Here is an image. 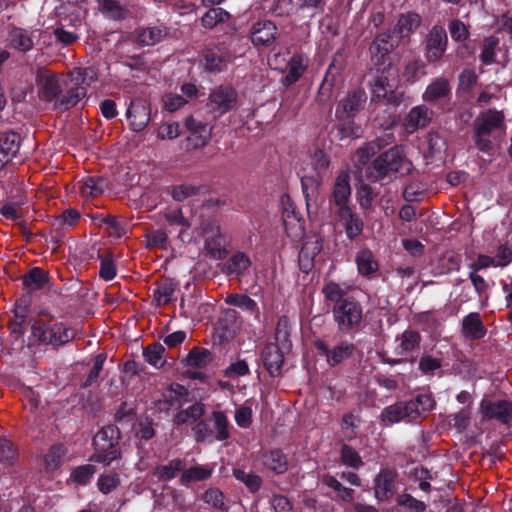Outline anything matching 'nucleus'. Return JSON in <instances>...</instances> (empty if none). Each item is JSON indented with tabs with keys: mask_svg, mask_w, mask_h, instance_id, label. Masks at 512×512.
Instances as JSON below:
<instances>
[{
	"mask_svg": "<svg viewBox=\"0 0 512 512\" xmlns=\"http://www.w3.org/2000/svg\"><path fill=\"white\" fill-rule=\"evenodd\" d=\"M277 28L268 20L255 23L251 28V39L256 45H267L274 41Z\"/></svg>",
	"mask_w": 512,
	"mask_h": 512,
	"instance_id": "obj_34",
	"label": "nucleus"
},
{
	"mask_svg": "<svg viewBox=\"0 0 512 512\" xmlns=\"http://www.w3.org/2000/svg\"><path fill=\"white\" fill-rule=\"evenodd\" d=\"M10 44L21 52L30 51L34 46L32 33L21 28H15L10 32Z\"/></svg>",
	"mask_w": 512,
	"mask_h": 512,
	"instance_id": "obj_52",
	"label": "nucleus"
},
{
	"mask_svg": "<svg viewBox=\"0 0 512 512\" xmlns=\"http://www.w3.org/2000/svg\"><path fill=\"white\" fill-rule=\"evenodd\" d=\"M225 303L230 306L240 308L249 315L253 316L256 322H261V312L257 302L247 294L232 293L225 298Z\"/></svg>",
	"mask_w": 512,
	"mask_h": 512,
	"instance_id": "obj_30",
	"label": "nucleus"
},
{
	"mask_svg": "<svg viewBox=\"0 0 512 512\" xmlns=\"http://www.w3.org/2000/svg\"><path fill=\"white\" fill-rule=\"evenodd\" d=\"M261 459L264 467L275 475H282L289 468L288 456L279 448L264 451L261 454Z\"/></svg>",
	"mask_w": 512,
	"mask_h": 512,
	"instance_id": "obj_26",
	"label": "nucleus"
},
{
	"mask_svg": "<svg viewBox=\"0 0 512 512\" xmlns=\"http://www.w3.org/2000/svg\"><path fill=\"white\" fill-rule=\"evenodd\" d=\"M186 466L185 460L174 458L165 465H158L154 468L153 475L162 482L173 480L179 473H183Z\"/></svg>",
	"mask_w": 512,
	"mask_h": 512,
	"instance_id": "obj_36",
	"label": "nucleus"
},
{
	"mask_svg": "<svg viewBox=\"0 0 512 512\" xmlns=\"http://www.w3.org/2000/svg\"><path fill=\"white\" fill-rule=\"evenodd\" d=\"M412 404H408L407 401H399L392 405L385 407L380 415L381 421L387 425H393L401 421L411 422L414 420L412 410Z\"/></svg>",
	"mask_w": 512,
	"mask_h": 512,
	"instance_id": "obj_21",
	"label": "nucleus"
},
{
	"mask_svg": "<svg viewBox=\"0 0 512 512\" xmlns=\"http://www.w3.org/2000/svg\"><path fill=\"white\" fill-rule=\"evenodd\" d=\"M336 202L339 204L338 216L342 222L348 239L354 240L363 231V222L352 212L349 206L346 205L350 194H333Z\"/></svg>",
	"mask_w": 512,
	"mask_h": 512,
	"instance_id": "obj_12",
	"label": "nucleus"
},
{
	"mask_svg": "<svg viewBox=\"0 0 512 512\" xmlns=\"http://www.w3.org/2000/svg\"><path fill=\"white\" fill-rule=\"evenodd\" d=\"M212 420H210V416L206 419H200L193 427L192 431L194 434L195 441L197 443H205L213 441V432H212Z\"/></svg>",
	"mask_w": 512,
	"mask_h": 512,
	"instance_id": "obj_58",
	"label": "nucleus"
},
{
	"mask_svg": "<svg viewBox=\"0 0 512 512\" xmlns=\"http://www.w3.org/2000/svg\"><path fill=\"white\" fill-rule=\"evenodd\" d=\"M392 141L393 136L386 135L385 138H379L360 147L356 152L358 163L361 165H365L372 156H374L378 151H380V149L383 146L388 145Z\"/></svg>",
	"mask_w": 512,
	"mask_h": 512,
	"instance_id": "obj_46",
	"label": "nucleus"
},
{
	"mask_svg": "<svg viewBox=\"0 0 512 512\" xmlns=\"http://www.w3.org/2000/svg\"><path fill=\"white\" fill-rule=\"evenodd\" d=\"M212 361V354L206 348L194 347L182 360V364L187 368L202 369Z\"/></svg>",
	"mask_w": 512,
	"mask_h": 512,
	"instance_id": "obj_40",
	"label": "nucleus"
},
{
	"mask_svg": "<svg viewBox=\"0 0 512 512\" xmlns=\"http://www.w3.org/2000/svg\"><path fill=\"white\" fill-rule=\"evenodd\" d=\"M120 483L119 474L115 471H109L99 475L96 485L102 494L107 495L116 490Z\"/></svg>",
	"mask_w": 512,
	"mask_h": 512,
	"instance_id": "obj_57",
	"label": "nucleus"
},
{
	"mask_svg": "<svg viewBox=\"0 0 512 512\" xmlns=\"http://www.w3.org/2000/svg\"><path fill=\"white\" fill-rule=\"evenodd\" d=\"M176 291V285L171 280H164L153 290V302L156 306L169 304Z\"/></svg>",
	"mask_w": 512,
	"mask_h": 512,
	"instance_id": "obj_51",
	"label": "nucleus"
},
{
	"mask_svg": "<svg viewBox=\"0 0 512 512\" xmlns=\"http://www.w3.org/2000/svg\"><path fill=\"white\" fill-rule=\"evenodd\" d=\"M19 146V136L16 133H9L0 138V168L17 154Z\"/></svg>",
	"mask_w": 512,
	"mask_h": 512,
	"instance_id": "obj_39",
	"label": "nucleus"
},
{
	"mask_svg": "<svg viewBox=\"0 0 512 512\" xmlns=\"http://www.w3.org/2000/svg\"><path fill=\"white\" fill-rule=\"evenodd\" d=\"M448 46L446 30L441 25H434L425 39L424 55L428 63L434 64L442 60Z\"/></svg>",
	"mask_w": 512,
	"mask_h": 512,
	"instance_id": "obj_10",
	"label": "nucleus"
},
{
	"mask_svg": "<svg viewBox=\"0 0 512 512\" xmlns=\"http://www.w3.org/2000/svg\"><path fill=\"white\" fill-rule=\"evenodd\" d=\"M126 116L133 131H142L150 121V106L143 99L133 100L126 111Z\"/></svg>",
	"mask_w": 512,
	"mask_h": 512,
	"instance_id": "obj_18",
	"label": "nucleus"
},
{
	"mask_svg": "<svg viewBox=\"0 0 512 512\" xmlns=\"http://www.w3.org/2000/svg\"><path fill=\"white\" fill-rule=\"evenodd\" d=\"M184 125L190 132V136L187 140L192 142L194 148H201L210 140L212 129L208 124L195 119L193 116H188L184 121Z\"/></svg>",
	"mask_w": 512,
	"mask_h": 512,
	"instance_id": "obj_22",
	"label": "nucleus"
},
{
	"mask_svg": "<svg viewBox=\"0 0 512 512\" xmlns=\"http://www.w3.org/2000/svg\"><path fill=\"white\" fill-rule=\"evenodd\" d=\"M313 347L316 349L318 356L325 358L330 368L343 365L353 357L356 350L355 344L347 340H341L331 347L323 339H316L313 341Z\"/></svg>",
	"mask_w": 512,
	"mask_h": 512,
	"instance_id": "obj_9",
	"label": "nucleus"
},
{
	"mask_svg": "<svg viewBox=\"0 0 512 512\" xmlns=\"http://www.w3.org/2000/svg\"><path fill=\"white\" fill-rule=\"evenodd\" d=\"M39 97L47 102H56L61 94V86L56 74L39 70L36 75Z\"/></svg>",
	"mask_w": 512,
	"mask_h": 512,
	"instance_id": "obj_17",
	"label": "nucleus"
},
{
	"mask_svg": "<svg viewBox=\"0 0 512 512\" xmlns=\"http://www.w3.org/2000/svg\"><path fill=\"white\" fill-rule=\"evenodd\" d=\"M282 204V219L285 230L289 233L290 230L294 229L296 236L302 234L304 230V219L294 203L291 202L290 194H283Z\"/></svg>",
	"mask_w": 512,
	"mask_h": 512,
	"instance_id": "obj_20",
	"label": "nucleus"
},
{
	"mask_svg": "<svg viewBox=\"0 0 512 512\" xmlns=\"http://www.w3.org/2000/svg\"><path fill=\"white\" fill-rule=\"evenodd\" d=\"M69 82L66 83V93L59 96L53 104L54 109L66 111L76 106L87 95L86 86L96 81L97 74L93 68H74L68 74Z\"/></svg>",
	"mask_w": 512,
	"mask_h": 512,
	"instance_id": "obj_5",
	"label": "nucleus"
},
{
	"mask_svg": "<svg viewBox=\"0 0 512 512\" xmlns=\"http://www.w3.org/2000/svg\"><path fill=\"white\" fill-rule=\"evenodd\" d=\"M398 474L395 470L389 468H382L375 476L374 495L379 501L390 500L396 491V482Z\"/></svg>",
	"mask_w": 512,
	"mask_h": 512,
	"instance_id": "obj_14",
	"label": "nucleus"
},
{
	"mask_svg": "<svg viewBox=\"0 0 512 512\" xmlns=\"http://www.w3.org/2000/svg\"><path fill=\"white\" fill-rule=\"evenodd\" d=\"M504 128L502 112L487 110L480 113L473 123L472 139L476 148L485 153L493 151L495 142Z\"/></svg>",
	"mask_w": 512,
	"mask_h": 512,
	"instance_id": "obj_3",
	"label": "nucleus"
},
{
	"mask_svg": "<svg viewBox=\"0 0 512 512\" xmlns=\"http://www.w3.org/2000/svg\"><path fill=\"white\" fill-rule=\"evenodd\" d=\"M205 414V405L196 402L186 409H181L174 417L176 425H184L189 423H197Z\"/></svg>",
	"mask_w": 512,
	"mask_h": 512,
	"instance_id": "obj_43",
	"label": "nucleus"
},
{
	"mask_svg": "<svg viewBox=\"0 0 512 512\" xmlns=\"http://www.w3.org/2000/svg\"><path fill=\"white\" fill-rule=\"evenodd\" d=\"M442 367V360L431 354H423L418 361V369L423 375H434Z\"/></svg>",
	"mask_w": 512,
	"mask_h": 512,
	"instance_id": "obj_64",
	"label": "nucleus"
},
{
	"mask_svg": "<svg viewBox=\"0 0 512 512\" xmlns=\"http://www.w3.org/2000/svg\"><path fill=\"white\" fill-rule=\"evenodd\" d=\"M399 45V41L391 33L379 34L370 46L371 59L375 65L384 64L389 53Z\"/></svg>",
	"mask_w": 512,
	"mask_h": 512,
	"instance_id": "obj_19",
	"label": "nucleus"
},
{
	"mask_svg": "<svg viewBox=\"0 0 512 512\" xmlns=\"http://www.w3.org/2000/svg\"><path fill=\"white\" fill-rule=\"evenodd\" d=\"M49 281L48 273L40 267H32L22 276L23 289L28 292L41 290Z\"/></svg>",
	"mask_w": 512,
	"mask_h": 512,
	"instance_id": "obj_35",
	"label": "nucleus"
},
{
	"mask_svg": "<svg viewBox=\"0 0 512 512\" xmlns=\"http://www.w3.org/2000/svg\"><path fill=\"white\" fill-rule=\"evenodd\" d=\"M66 453L67 448L63 444H53L44 455L45 470L47 472H54L59 469Z\"/></svg>",
	"mask_w": 512,
	"mask_h": 512,
	"instance_id": "obj_49",
	"label": "nucleus"
},
{
	"mask_svg": "<svg viewBox=\"0 0 512 512\" xmlns=\"http://www.w3.org/2000/svg\"><path fill=\"white\" fill-rule=\"evenodd\" d=\"M45 318L32 325V335L38 341L54 348L65 346L76 337V330L63 321H58L48 312H42Z\"/></svg>",
	"mask_w": 512,
	"mask_h": 512,
	"instance_id": "obj_4",
	"label": "nucleus"
},
{
	"mask_svg": "<svg viewBox=\"0 0 512 512\" xmlns=\"http://www.w3.org/2000/svg\"><path fill=\"white\" fill-rule=\"evenodd\" d=\"M81 217V214L78 210L74 208H68L62 212L59 216H57L52 222V229L56 232V236H52L51 240L54 243H59L60 238L64 235L63 228L65 226L73 227L77 224Z\"/></svg>",
	"mask_w": 512,
	"mask_h": 512,
	"instance_id": "obj_31",
	"label": "nucleus"
},
{
	"mask_svg": "<svg viewBox=\"0 0 512 512\" xmlns=\"http://www.w3.org/2000/svg\"><path fill=\"white\" fill-rule=\"evenodd\" d=\"M106 359V353H99L94 357L93 366L81 384L82 388H88L98 382L100 373L103 370V366L105 364Z\"/></svg>",
	"mask_w": 512,
	"mask_h": 512,
	"instance_id": "obj_61",
	"label": "nucleus"
},
{
	"mask_svg": "<svg viewBox=\"0 0 512 512\" xmlns=\"http://www.w3.org/2000/svg\"><path fill=\"white\" fill-rule=\"evenodd\" d=\"M480 412L483 418L495 419L504 425L512 422V401L498 400L491 401L482 399L480 402Z\"/></svg>",
	"mask_w": 512,
	"mask_h": 512,
	"instance_id": "obj_13",
	"label": "nucleus"
},
{
	"mask_svg": "<svg viewBox=\"0 0 512 512\" xmlns=\"http://www.w3.org/2000/svg\"><path fill=\"white\" fill-rule=\"evenodd\" d=\"M213 472V464H195L189 468L184 467L183 473L180 474L179 484L189 488L194 483L204 482L210 479L213 475Z\"/></svg>",
	"mask_w": 512,
	"mask_h": 512,
	"instance_id": "obj_24",
	"label": "nucleus"
},
{
	"mask_svg": "<svg viewBox=\"0 0 512 512\" xmlns=\"http://www.w3.org/2000/svg\"><path fill=\"white\" fill-rule=\"evenodd\" d=\"M165 347L160 343H152L143 349V356L147 363L155 368H161L166 363Z\"/></svg>",
	"mask_w": 512,
	"mask_h": 512,
	"instance_id": "obj_53",
	"label": "nucleus"
},
{
	"mask_svg": "<svg viewBox=\"0 0 512 512\" xmlns=\"http://www.w3.org/2000/svg\"><path fill=\"white\" fill-rule=\"evenodd\" d=\"M146 247L165 250L168 244V234L163 229L151 230L145 235Z\"/></svg>",
	"mask_w": 512,
	"mask_h": 512,
	"instance_id": "obj_63",
	"label": "nucleus"
},
{
	"mask_svg": "<svg viewBox=\"0 0 512 512\" xmlns=\"http://www.w3.org/2000/svg\"><path fill=\"white\" fill-rule=\"evenodd\" d=\"M187 396V389L184 386L178 384L177 390L171 387V389L163 394V398L158 402V408L161 411H168L171 408L179 409L186 402Z\"/></svg>",
	"mask_w": 512,
	"mask_h": 512,
	"instance_id": "obj_33",
	"label": "nucleus"
},
{
	"mask_svg": "<svg viewBox=\"0 0 512 512\" xmlns=\"http://www.w3.org/2000/svg\"><path fill=\"white\" fill-rule=\"evenodd\" d=\"M399 339L400 344L396 347L395 353L403 357L420 347L422 337L418 331L407 329Z\"/></svg>",
	"mask_w": 512,
	"mask_h": 512,
	"instance_id": "obj_38",
	"label": "nucleus"
},
{
	"mask_svg": "<svg viewBox=\"0 0 512 512\" xmlns=\"http://www.w3.org/2000/svg\"><path fill=\"white\" fill-rule=\"evenodd\" d=\"M251 266L250 258L244 252H236L224 264V273L226 275H234L242 277Z\"/></svg>",
	"mask_w": 512,
	"mask_h": 512,
	"instance_id": "obj_37",
	"label": "nucleus"
},
{
	"mask_svg": "<svg viewBox=\"0 0 512 512\" xmlns=\"http://www.w3.org/2000/svg\"><path fill=\"white\" fill-rule=\"evenodd\" d=\"M504 47V56L503 60L499 62L497 60V53L502 50L500 46V39L495 35H489L483 38L480 44V61L484 65H493V64H501L502 67H506L509 63L508 57V47L503 45Z\"/></svg>",
	"mask_w": 512,
	"mask_h": 512,
	"instance_id": "obj_15",
	"label": "nucleus"
},
{
	"mask_svg": "<svg viewBox=\"0 0 512 512\" xmlns=\"http://www.w3.org/2000/svg\"><path fill=\"white\" fill-rule=\"evenodd\" d=\"M96 472L97 468L91 462L80 465L72 469L69 481L78 486H86L91 482Z\"/></svg>",
	"mask_w": 512,
	"mask_h": 512,
	"instance_id": "obj_50",
	"label": "nucleus"
},
{
	"mask_svg": "<svg viewBox=\"0 0 512 512\" xmlns=\"http://www.w3.org/2000/svg\"><path fill=\"white\" fill-rule=\"evenodd\" d=\"M405 163L403 149L394 146L377 157L368 168L367 177L371 181H382L390 173L398 172Z\"/></svg>",
	"mask_w": 512,
	"mask_h": 512,
	"instance_id": "obj_8",
	"label": "nucleus"
},
{
	"mask_svg": "<svg viewBox=\"0 0 512 512\" xmlns=\"http://www.w3.org/2000/svg\"><path fill=\"white\" fill-rule=\"evenodd\" d=\"M356 264L359 274L368 278L373 277L379 269L377 261L374 259L372 252L363 249L356 256Z\"/></svg>",
	"mask_w": 512,
	"mask_h": 512,
	"instance_id": "obj_47",
	"label": "nucleus"
},
{
	"mask_svg": "<svg viewBox=\"0 0 512 512\" xmlns=\"http://www.w3.org/2000/svg\"><path fill=\"white\" fill-rule=\"evenodd\" d=\"M120 441L121 431L117 425L103 426L92 439L94 452L90 455L89 462L108 467L121 460L123 452Z\"/></svg>",
	"mask_w": 512,
	"mask_h": 512,
	"instance_id": "obj_2",
	"label": "nucleus"
},
{
	"mask_svg": "<svg viewBox=\"0 0 512 512\" xmlns=\"http://www.w3.org/2000/svg\"><path fill=\"white\" fill-rule=\"evenodd\" d=\"M167 35V27L157 25L140 29L137 37L141 45L152 46L162 41Z\"/></svg>",
	"mask_w": 512,
	"mask_h": 512,
	"instance_id": "obj_45",
	"label": "nucleus"
},
{
	"mask_svg": "<svg viewBox=\"0 0 512 512\" xmlns=\"http://www.w3.org/2000/svg\"><path fill=\"white\" fill-rule=\"evenodd\" d=\"M26 203L27 199L25 194H7L5 198L0 200V215L6 220L13 221L20 235L26 242L30 243L34 239V234L23 220L25 215L23 207Z\"/></svg>",
	"mask_w": 512,
	"mask_h": 512,
	"instance_id": "obj_6",
	"label": "nucleus"
},
{
	"mask_svg": "<svg viewBox=\"0 0 512 512\" xmlns=\"http://www.w3.org/2000/svg\"><path fill=\"white\" fill-rule=\"evenodd\" d=\"M450 93L451 85L449 80L444 77H438L427 86L422 98L425 102L434 103L449 96Z\"/></svg>",
	"mask_w": 512,
	"mask_h": 512,
	"instance_id": "obj_32",
	"label": "nucleus"
},
{
	"mask_svg": "<svg viewBox=\"0 0 512 512\" xmlns=\"http://www.w3.org/2000/svg\"><path fill=\"white\" fill-rule=\"evenodd\" d=\"M371 100L382 102L393 107L399 106L404 100V93L397 87L395 77L390 78L389 72L382 71L370 83Z\"/></svg>",
	"mask_w": 512,
	"mask_h": 512,
	"instance_id": "obj_7",
	"label": "nucleus"
},
{
	"mask_svg": "<svg viewBox=\"0 0 512 512\" xmlns=\"http://www.w3.org/2000/svg\"><path fill=\"white\" fill-rule=\"evenodd\" d=\"M326 301L333 303L332 317L338 331L344 334L360 330L364 322V307L336 282L326 283L321 290Z\"/></svg>",
	"mask_w": 512,
	"mask_h": 512,
	"instance_id": "obj_1",
	"label": "nucleus"
},
{
	"mask_svg": "<svg viewBox=\"0 0 512 512\" xmlns=\"http://www.w3.org/2000/svg\"><path fill=\"white\" fill-rule=\"evenodd\" d=\"M421 18L416 13H406L399 16L398 21L391 33L400 42L408 40L410 35L419 27Z\"/></svg>",
	"mask_w": 512,
	"mask_h": 512,
	"instance_id": "obj_28",
	"label": "nucleus"
},
{
	"mask_svg": "<svg viewBox=\"0 0 512 512\" xmlns=\"http://www.w3.org/2000/svg\"><path fill=\"white\" fill-rule=\"evenodd\" d=\"M433 117V111L425 105L413 107L407 114L404 126L407 132L413 133L420 128L429 125Z\"/></svg>",
	"mask_w": 512,
	"mask_h": 512,
	"instance_id": "obj_25",
	"label": "nucleus"
},
{
	"mask_svg": "<svg viewBox=\"0 0 512 512\" xmlns=\"http://www.w3.org/2000/svg\"><path fill=\"white\" fill-rule=\"evenodd\" d=\"M291 335V324L290 319L283 315L279 317L276 328H275V342L273 344H278L279 347L286 350V352H290L292 349V341L290 339Z\"/></svg>",
	"mask_w": 512,
	"mask_h": 512,
	"instance_id": "obj_42",
	"label": "nucleus"
},
{
	"mask_svg": "<svg viewBox=\"0 0 512 512\" xmlns=\"http://www.w3.org/2000/svg\"><path fill=\"white\" fill-rule=\"evenodd\" d=\"M99 10L107 18L112 20H123L127 18L129 12L115 0H97Z\"/></svg>",
	"mask_w": 512,
	"mask_h": 512,
	"instance_id": "obj_54",
	"label": "nucleus"
},
{
	"mask_svg": "<svg viewBox=\"0 0 512 512\" xmlns=\"http://www.w3.org/2000/svg\"><path fill=\"white\" fill-rule=\"evenodd\" d=\"M286 350L278 344L267 343L261 350L260 357L262 364L268 374L275 378L281 375Z\"/></svg>",
	"mask_w": 512,
	"mask_h": 512,
	"instance_id": "obj_16",
	"label": "nucleus"
},
{
	"mask_svg": "<svg viewBox=\"0 0 512 512\" xmlns=\"http://www.w3.org/2000/svg\"><path fill=\"white\" fill-rule=\"evenodd\" d=\"M202 499L205 503L213 506V508L219 511L228 512L229 510V506L225 503V495L219 488H208L204 492Z\"/></svg>",
	"mask_w": 512,
	"mask_h": 512,
	"instance_id": "obj_59",
	"label": "nucleus"
},
{
	"mask_svg": "<svg viewBox=\"0 0 512 512\" xmlns=\"http://www.w3.org/2000/svg\"><path fill=\"white\" fill-rule=\"evenodd\" d=\"M322 484L332 489L339 500L346 503L354 502L355 491L352 488L343 486L336 476L324 474L322 477Z\"/></svg>",
	"mask_w": 512,
	"mask_h": 512,
	"instance_id": "obj_44",
	"label": "nucleus"
},
{
	"mask_svg": "<svg viewBox=\"0 0 512 512\" xmlns=\"http://www.w3.org/2000/svg\"><path fill=\"white\" fill-rule=\"evenodd\" d=\"M408 404H412V414L414 420L419 418L424 412L430 411L434 408L435 402L430 395L418 394L411 400L407 401Z\"/></svg>",
	"mask_w": 512,
	"mask_h": 512,
	"instance_id": "obj_60",
	"label": "nucleus"
},
{
	"mask_svg": "<svg viewBox=\"0 0 512 512\" xmlns=\"http://www.w3.org/2000/svg\"><path fill=\"white\" fill-rule=\"evenodd\" d=\"M237 92L231 87L220 86L213 90L207 101V108L218 118L230 111L236 104Z\"/></svg>",
	"mask_w": 512,
	"mask_h": 512,
	"instance_id": "obj_11",
	"label": "nucleus"
},
{
	"mask_svg": "<svg viewBox=\"0 0 512 512\" xmlns=\"http://www.w3.org/2000/svg\"><path fill=\"white\" fill-rule=\"evenodd\" d=\"M228 19L229 13L227 11L222 8H212L202 16L201 23L204 27L213 28Z\"/></svg>",
	"mask_w": 512,
	"mask_h": 512,
	"instance_id": "obj_62",
	"label": "nucleus"
},
{
	"mask_svg": "<svg viewBox=\"0 0 512 512\" xmlns=\"http://www.w3.org/2000/svg\"><path fill=\"white\" fill-rule=\"evenodd\" d=\"M212 420L213 441L224 442L231 438V425L226 413L222 410H213L210 414Z\"/></svg>",
	"mask_w": 512,
	"mask_h": 512,
	"instance_id": "obj_29",
	"label": "nucleus"
},
{
	"mask_svg": "<svg viewBox=\"0 0 512 512\" xmlns=\"http://www.w3.org/2000/svg\"><path fill=\"white\" fill-rule=\"evenodd\" d=\"M366 100L365 90L362 88L356 89L339 102L337 113L342 112L348 117L354 116L364 107Z\"/></svg>",
	"mask_w": 512,
	"mask_h": 512,
	"instance_id": "obj_27",
	"label": "nucleus"
},
{
	"mask_svg": "<svg viewBox=\"0 0 512 512\" xmlns=\"http://www.w3.org/2000/svg\"><path fill=\"white\" fill-rule=\"evenodd\" d=\"M228 61V54L220 48L208 49L204 52V67L209 72L221 71Z\"/></svg>",
	"mask_w": 512,
	"mask_h": 512,
	"instance_id": "obj_41",
	"label": "nucleus"
},
{
	"mask_svg": "<svg viewBox=\"0 0 512 512\" xmlns=\"http://www.w3.org/2000/svg\"><path fill=\"white\" fill-rule=\"evenodd\" d=\"M462 335L471 341L480 340L487 334L481 315L478 312H470L461 321Z\"/></svg>",
	"mask_w": 512,
	"mask_h": 512,
	"instance_id": "obj_23",
	"label": "nucleus"
},
{
	"mask_svg": "<svg viewBox=\"0 0 512 512\" xmlns=\"http://www.w3.org/2000/svg\"><path fill=\"white\" fill-rule=\"evenodd\" d=\"M340 460L342 464L354 470H358L364 466L359 452L348 444H342L340 448Z\"/></svg>",
	"mask_w": 512,
	"mask_h": 512,
	"instance_id": "obj_56",
	"label": "nucleus"
},
{
	"mask_svg": "<svg viewBox=\"0 0 512 512\" xmlns=\"http://www.w3.org/2000/svg\"><path fill=\"white\" fill-rule=\"evenodd\" d=\"M225 244L226 240L223 234L215 237L207 236L204 242V250L206 251V255L214 260L225 259L228 255Z\"/></svg>",
	"mask_w": 512,
	"mask_h": 512,
	"instance_id": "obj_48",
	"label": "nucleus"
},
{
	"mask_svg": "<svg viewBox=\"0 0 512 512\" xmlns=\"http://www.w3.org/2000/svg\"><path fill=\"white\" fill-rule=\"evenodd\" d=\"M233 476L236 480L243 483L252 494L257 493L263 484V480L259 475L253 472H246L243 469H233Z\"/></svg>",
	"mask_w": 512,
	"mask_h": 512,
	"instance_id": "obj_55",
	"label": "nucleus"
}]
</instances>
